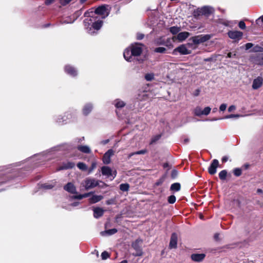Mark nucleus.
Returning a JSON list of instances; mask_svg holds the SVG:
<instances>
[{"label":"nucleus","mask_w":263,"mask_h":263,"mask_svg":"<svg viewBox=\"0 0 263 263\" xmlns=\"http://www.w3.org/2000/svg\"><path fill=\"white\" fill-rule=\"evenodd\" d=\"M143 51L142 45L136 43L131 45L124 51V59L128 62L137 61L139 63H142L144 59L140 57Z\"/></svg>","instance_id":"obj_1"},{"label":"nucleus","mask_w":263,"mask_h":263,"mask_svg":"<svg viewBox=\"0 0 263 263\" xmlns=\"http://www.w3.org/2000/svg\"><path fill=\"white\" fill-rule=\"evenodd\" d=\"M213 11L214 9L212 7L208 6H205L195 10L193 11V15L195 18H197L200 15H204L208 17L213 12Z\"/></svg>","instance_id":"obj_2"},{"label":"nucleus","mask_w":263,"mask_h":263,"mask_svg":"<svg viewBox=\"0 0 263 263\" xmlns=\"http://www.w3.org/2000/svg\"><path fill=\"white\" fill-rule=\"evenodd\" d=\"M100 182L102 181L93 178L88 177L82 182L81 185L84 187L85 190H88L98 186Z\"/></svg>","instance_id":"obj_3"},{"label":"nucleus","mask_w":263,"mask_h":263,"mask_svg":"<svg viewBox=\"0 0 263 263\" xmlns=\"http://www.w3.org/2000/svg\"><path fill=\"white\" fill-rule=\"evenodd\" d=\"M73 115L69 111L65 112L63 115H59L54 117L56 123L59 125H63L69 122L72 119Z\"/></svg>","instance_id":"obj_4"},{"label":"nucleus","mask_w":263,"mask_h":263,"mask_svg":"<svg viewBox=\"0 0 263 263\" xmlns=\"http://www.w3.org/2000/svg\"><path fill=\"white\" fill-rule=\"evenodd\" d=\"M84 16L88 18H85L84 20V24L87 30L89 29V26L91 27V25L94 23L96 20L95 14L93 13V11H87L84 13Z\"/></svg>","instance_id":"obj_5"},{"label":"nucleus","mask_w":263,"mask_h":263,"mask_svg":"<svg viewBox=\"0 0 263 263\" xmlns=\"http://www.w3.org/2000/svg\"><path fill=\"white\" fill-rule=\"evenodd\" d=\"M211 37L210 34H200L192 37L190 40L192 41L194 44L199 45L208 41Z\"/></svg>","instance_id":"obj_6"},{"label":"nucleus","mask_w":263,"mask_h":263,"mask_svg":"<svg viewBox=\"0 0 263 263\" xmlns=\"http://www.w3.org/2000/svg\"><path fill=\"white\" fill-rule=\"evenodd\" d=\"M101 173L103 176L110 178L111 180L116 177L117 174L116 171L112 172L111 169L107 166H103L101 167Z\"/></svg>","instance_id":"obj_7"},{"label":"nucleus","mask_w":263,"mask_h":263,"mask_svg":"<svg viewBox=\"0 0 263 263\" xmlns=\"http://www.w3.org/2000/svg\"><path fill=\"white\" fill-rule=\"evenodd\" d=\"M93 13L95 15H100L102 18H105L109 15V12L106 6L102 5L96 8Z\"/></svg>","instance_id":"obj_8"},{"label":"nucleus","mask_w":263,"mask_h":263,"mask_svg":"<svg viewBox=\"0 0 263 263\" xmlns=\"http://www.w3.org/2000/svg\"><path fill=\"white\" fill-rule=\"evenodd\" d=\"M155 43L156 45H164L168 48L172 47L173 45L170 38H167L166 40L163 37L157 39L155 41Z\"/></svg>","instance_id":"obj_9"},{"label":"nucleus","mask_w":263,"mask_h":263,"mask_svg":"<svg viewBox=\"0 0 263 263\" xmlns=\"http://www.w3.org/2000/svg\"><path fill=\"white\" fill-rule=\"evenodd\" d=\"M103 21L100 20H97L95 21L91 25V27H90L89 29L87 30V32L90 34H93L96 33L95 31H92V29H95L97 31L99 30L101 27L102 26Z\"/></svg>","instance_id":"obj_10"},{"label":"nucleus","mask_w":263,"mask_h":263,"mask_svg":"<svg viewBox=\"0 0 263 263\" xmlns=\"http://www.w3.org/2000/svg\"><path fill=\"white\" fill-rule=\"evenodd\" d=\"M219 166V161L217 159L212 160L210 166L208 168V172L210 175H214L217 172V168Z\"/></svg>","instance_id":"obj_11"},{"label":"nucleus","mask_w":263,"mask_h":263,"mask_svg":"<svg viewBox=\"0 0 263 263\" xmlns=\"http://www.w3.org/2000/svg\"><path fill=\"white\" fill-rule=\"evenodd\" d=\"M228 35L231 39L240 40L242 38L243 33L239 31H229Z\"/></svg>","instance_id":"obj_12"},{"label":"nucleus","mask_w":263,"mask_h":263,"mask_svg":"<svg viewBox=\"0 0 263 263\" xmlns=\"http://www.w3.org/2000/svg\"><path fill=\"white\" fill-rule=\"evenodd\" d=\"M75 166V163L71 161L63 162L62 164L57 168V171L68 170L72 168Z\"/></svg>","instance_id":"obj_13"},{"label":"nucleus","mask_w":263,"mask_h":263,"mask_svg":"<svg viewBox=\"0 0 263 263\" xmlns=\"http://www.w3.org/2000/svg\"><path fill=\"white\" fill-rule=\"evenodd\" d=\"M176 52H179L181 54L186 55L190 53L185 45H181L174 50L173 53L175 54Z\"/></svg>","instance_id":"obj_14"},{"label":"nucleus","mask_w":263,"mask_h":263,"mask_svg":"<svg viewBox=\"0 0 263 263\" xmlns=\"http://www.w3.org/2000/svg\"><path fill=\"white\" fill-rule=\"evenodd\" d=\"M114 155V151L111 149L108 150L104 155L103 162L104 164H108L110 162V157Z\"/></svg>","instance_id":"obj_15"},{"label":"nucleus","mask_w":263,"mask_h":263,"mask_svg":"<svg viewBox=\"0 0 263 263\" xmlns=\"http://www.w3.org/2000/svg\"><path fill=\"white\" fill-rule=\"evenodd\" d=\"M205 257V254L204 253H193L191 256L192 260L195 262H201Z\"/></svg>","instance_id":"obj_16"},{"label":"nucleus","mask_w":263,"mask_h":263,"mask_svg":"<svg viewBox=\"0 0 263 263\" xmlns=\"http://www.w3.org/2000/svg\"><path fill=\"white\" fill-rule=\"evenodd\" d=\"M177 235L175 233H173L171 237V240L169 244V247L170 249H175L177 246Z\"/></svg>","instance_id":"obj_17"},{"label":"nucleus","mask_w":263,"mask_h":263,"mask_svg":"<svg viewBox=\"0 0 263 263\" xmlns=\"http://www.w3.org/2000/svg\"><path fill=\"white\" fill-rule=\"evenodd\" d=\"M65 71L66 73L71 77H75L77 75L78 72L76 69L72 66L66 65L65 67Z\"/></svg>","instance_id":"obj_18"},{"label":"nucleus","mask_w":263,"mask_h":263,"mask_svg":"<svg viewBox=\"0 0 263 263\" xmlns=\"http://www.w3.org/2000/svg\"><path fill=\"white\" fill-rule=\"evenodd\" d=\"M64 189L66 191H67V192H69V193H70L71 194H77V193L76 186L71 182H68V183H67L64 186Z\"/></svg>","instance_id":"obj_19"},{"label":"nucleus","mask_w":263,"mask_h":263,"mask_svg":"<svg viewBox=\"0 0 263 263\" xmlns=\"http://www.w3.org/2000/svg\"><path fill=\"white\" fill-rule=\"evenodd\" d=\"M263 83V79L261 77H258L253 80L252 88L253 89H257L260 87Z\"/></svg>","instance_id":"obj_20"},{"label":"nucleus","mask_w":263,"mask_h":263,"mask_svg":"<svg viewBox=\"0 0 263 263\" xmlns=\"http://www.w3.org/2000/svg\"><path fill=\"white\" fill-rule=\"evenodd\" d=\"M252 62L257 65H263V54H259L252 58Z\"/></svg>","instance_id":"obj_21"},{"label":"nucleus","mask_w":263,"mask_h":263,"mask_svg":"<svg viewBox=\"0 0 263 263\" xmlns=\"http://www.w3.org/2000/svg\"><path fill=\"white\" fill-rule=\"evenodd\" d=\"M93 108V105L91 103L86 104L82 109V112L84 115H88L92 110Z\"/></svg>","instance_id":"obj_22"},{"label":"nucleus","mask_w":263,"mask_h":263,"mask_svg":"<svg viewBox=\"0 0 263 263\" xmlns=\"http://www.w3.org/2000/svg\"><path fill=\"white\" fill-rule=\"evenodd\" d=\"M104 211L101 208H95L93 209V216L96 218H99L104 214Z\"/></svg>","instance_id":"obj_23"},{"label":"nucleus","mask_w":263,"mask_h":263,"mask_svg":"<svg viewBox=\"0 0 263 263\" xmlns=\"http://www.w3.org/2000/svg\"><path fill=\"white\" fill-rule=\"evenodd\" d=\"M103 199V196L102 195H93L89 199V202L90 203L93 204L96 203L102 199Z\"/></svg>","instance_id":"obj_24"},{"label":"nucleus","mask_w":263,"mask_h":263,"mask_svg":"<svg viewBox=\"0 0 263 263\" xmlns=\"http://www.w3.org/2000/svg\"><path fill=\"white\" fill-rule=\"evenodd\" d=\"M190 33L188 32H181L178 34L177 38L179 41L182 42L187 39Z\"/></svg>","instance_id":"obj_25"},{"label":"nucleus","mask_w":263,"mask_h":263,"mask_svg":"<svg viewBox=\"0 0 263 263\" xmlns=\"http://www.w3.org/2000/svg\"><path fill=\"white\" fill-rule=\"evenodd\" d=\"M113 104L117 108L120 109L125 106V103L120 99H118L113 102Z\"/></svg>","instance_id":"obj_26"},{"label":"nucleus","mask_w":263,"mask_h":263,"mask_svg":"<svg viewBox=\"0 0 263 263\" xmlns=\"http://www.w3.org/2000/svg\"><path fill=\"white\" fill-rule=\"evenodd\" d=\"M78 149L80 152L85 153L89 154L91 153L90 148L87 145H80L78 146Z\"/></svg>","instance_id":"obj_27"},{"label":"nucleus","mask_w":263,"mask_h":263,"mask_svg":"<svg viewBox=\"0 0 263 263\" xmlns=\"http://www.w3.org/2000/svg\"><path fill=\"white\" fill-rule=\"evenodd\" d=\"M180 188L181 185L179 183H174L171 185L170 190L172 191L178 192L180 191Z\"/></svg>","instance_id":"obj_28"},{"label":"nucleus","mask_w":263,"mask_h":263,"mask_svg":"<svg viewBox=\"0 0 263 263\" xmlns=\"http://www.w3.org/2000/svg\"><path fill=\"white\" fill-rule=\"evenodd\" d=\"M202 110L200 106H197L194 109V114L196 116H200L202 115Z\"/></svg>","instance_id":"obj_29"},{"label":"nucleus","mask_w":263,"mask_h":263,"mask_svg":"<svg viewBox=\"0 0 263 263\" xmlns=\"http://www.w3.org/2000/svg\"><path fill=\"white\" fill-rule=\"evenodd\" d=\"M227 176V171L225 170L220 171L219 173V177L220 180H224Z\"/></svg>","instance_id":"obj_30"},{"label":"nucleus","mask_w":263,"mask_h":263,"mask_svg":"<svg viewBox=\"0 0 263 263\" xmlns=\"http://www.w3.org/2000/svg\"><path fill=\"white\" fill-rule=\"evenodd\" d=\"M117 231H118L117 229L114 228V229L106 230L104 232H102L101 234L103 235L104 233H106L108 235H113V234L116 233L117 232Z\"/></svg>","instance_id":"obj_31"},{"label":"nucleus","mask_w":263,"mask_h":263,"mask_svg":"<svg viewBox=\"0 0 263 263\" xmlns=\"http://www.w3.org/2000/svg\"><path fill=\"white\" fill-rule=\"evenodd\" d=\"M129 185L128 183H122L120 185V189L123 192L128 191Z\"/></svg>","instance_id":"obj_32"},{"label":"nucleus","mask_w":263,"mask_h":263,"mask_svg":"<svg viewBox=\"0 0 263 263\" xmlns=\"http://www.w3.org/2000/svg\"><path fill=\"white\" fill-rule=\"evenodd\" d=\"M165 178L166 176L163 175L155 182V185L157 186L161 185L164 182Z\"/></svg>","instance_id":"obj_33"},{"label":"nucleus","mask_w":263,"mask_h":263,"mask_svg":"<svg viewBox=\"0 0 263 263\" xmlns=\"http://www.w3.org/2000/svg\"><path fill=\"white\" fill-rule=\"evenodd\" d=\"M251 51L254 52H261L263 51V47L259 45H256L253 47Z\"/></svg>","instance_id":"obj_34"},{"label":"nucleus","mask_w":263,"mask_h":263,"mask_svg":"<svg viewBox=\"0 0 263 263\" xmlns=\"http://www.w3.org/2000/svg\"><path fill=\"white\" fill-rule=\"evenodd\" d=\"M180 30V28L178 27H177V26H173L170 28V31L173 34H176L178 33Z\"/></svg>","instance_id":"obj_35"},{"label":"nucleus","mask_w":263,"mask_h":263,"mask_svg":"<svg viewBox=\"0 0 263 263\" xmlns=\"http://www.w3.org/2000/svg\"><path fill=\"white\" fill-rule=\"evenodd\" d=\"M77 167L81 170L85 171L87 169V165L83 162H79L77 164Z\"/></svg>","instance_id":"obj_36"},{"label":"nucleus","mask_w":263,"mask_h":263,"mask_svg":"<svg viewBox=\"0 0 263 263\" xmlns=\"http://www.w3.org/2000/svg\"><path fill=\"white\" fill-rule=\"evenodd\" d=\"M154 51L157 53H164L166 51V49L163 47H157L154 49Z\"/></svg>","instance_id":"obj_37"},{"label":"nucleus","mask_w":263,"mask_h":263,"mask_svg":"<svg viewBox=\"0 0 263 263\" xmlns=\"http://www.w3.org/2000/svg\"><path fill=\"white\" fill-rule=\"evenodd\" d=\"M145 79L147 81H151L154 79V74L153 73H147L145 75Z\"/></svg>","instance_id":"obj_38"},{"label":"nucleus","mask_w":263,"mask_h":263,"mask_svg":"<svg viewBox=\"0 0 263 263\" xmlns=\"http://www.w3.org/2000/svg\"><path fill=\"white\" fill-rule=\"evenodd\" d=\"M233 173L235 176L239 177L241 175L242 170L240 168H235L233 170Z\"/></svg>","instance_id":"obj_39"},{"label":"nucleus","mask_w":263,"mask_h":263,"mask_svg":"<svg viewBox=\"0 0 263 263\" xmlns=\"http://www.w3.org/2000/svg\"><path fill=\"white\" fill-rule=\"evenodd\" d=\"M176 200V197L174 195H171L168 197V202L170 204H173L175 202Z\"/></svg>","instance_id":"obj_40"},{"label":"nucleus","mask_w":263,"mask_h":263,"mask_svg":"<svg viewBox=\"0 0 263 263\" xmlns=\"http://www.w3.org/2000/svg\"><path fill=\"white\" fill-rule=\"evenodd\" d=\"M211 108L210 107H206L204 108L203 110H202V115H208L210 111H211Z\"/></svg>","instance_id":"obj_41"},{"label":"nucleus","mask_w":263,"mask_h":263,"mask_svg":"<svg viewBox=\"0 0 263 263\" xmlns=\"http://www.w3.org/2000/svg\"><path fill=\"white\" fill-rule=\"evenodd\" d=\"M240 116L239 115H234V114H231L229 115L226 116L223 118H221L220 119H230V118H238Z\"/></svg>","instance_id":"obj_42"},{"label":"nucleus","mask_w":263,"mask_h":263,"mask_svg":"<svg viewBox=\"0 0 263 263\" xmlns=\"http://www.w3.org/2000/svg\"><path fill=\"white\" fill-rule=\"evenodd\" d=\"M109 257L108 253L106 251H104L101 254V258L102 259L105 260Z\"/></svg>","instance_id":"obj_43"},{"label":"nucleus","mask_w":263,"mask_h":263,"mask_svg":"<svg viewBox=\"0 0 263 263\" xmlns=\"http://www.w3.org/2000/svg\"><path fill=\"white\" fill-rule=\"evenodd\" d=\"M239 27L241 29H245L246 27V24L243 21H240L238 24Z\"/></svg>","instance_id":"obj_44"},{"label":"nucleus","mask_w":263,"mask_h":263,"mask_svg":"<svg viewBox=\"0 0 263 263\" xmlns=\"http://www.w3.org/2000/svg\"><path fill=\"white\" fill-rule=\"evenodd\" d=\"M138 242V240H137L135 242L133 243L132 244V247L136 250H138L139 249Z\"/></svg>","instance_id":"obj_45"},{"label":"nucleus","mask_w":263,"mask_h":263,"mask_svg":"<svg viewBox=\"0 0 263 263\" xmlns=\"http://www.w3.org/2000/svg\"><path fill=\"white\" fill-rule=\"evenodd\" d=\"M60 3L63 5L65 6L68 3H69L72 0H59ZM51 2V0H50V3Z\"/></svg>","instance_id":"obj_46"},{"label":"nucleus","mask_w":263,"mask_h":263,"mask_svg":"<svg viewBox=\"0 0 263 263\" xmlns=\"http://www.w3.org/2000/svg\"><path fill=\"white\" fill-rule=\"evenodd\" d=\"M256 23L258 25H259L260 23L263 24V15L256 20Z\"/></svg>","instance_id":"obj_47"},{"label":"nucleus","mask_w":263,"mask_h":263,"mask_svg":"<svg viewBox=\"0 0 263 263\" xmlns=\"http://www.w3.org/2000/svg\"><path fill=\"white\" fill-rule=\"evenodd\" d=\"M227 105L226 104L223 103L221 104V105L219 107V109L220 111H224L227 108Z\"/></svg>","instance_id":"obj_48"},{"label":"nucleus","mask_w":263,"mask_h":263,"mask_svg":"<svg viewBox=\"0 0 263 263\" xmlns=\"http://www.w3.org/2000/svg\"><path fill=\"white\" fill-rule=\"evenodd\" d=\"M253 47V44L251 43H248L245 45L246 50H249Z\"/></svg>","instance_id":"obj_49"},{"label":"nucleus","mask_w":263,"mask_h":263,"mask_svg":"<svg viewBox=\"0 0 263 263\" xmlns=\"http://www.w3.org/2000/svg\"><path fill=\"white\" fill-rule=\"evenodd\" d=\"M236 57V52L232 53V52H229L227 54V58H235Z\"/></svg>","instance_id":"obj_50"},{"label":"nucleus","mask_w":263,"mask_h":263,"mask_svg":"<svg viewBox=\"0 0 263 263\" xmlns=\"http://www.w3.org/2000/svg\"><path fill=\"white\" fill-rule=\"evenodd\" d=\"M115 200L114 199H108L106 201V203L107 204V205H110V204H114L115 203Z\"/></svg>","instance_id":"obj_51"},{"label":"nucleus","mask_w":263,"mask_h":263,"mask_svg":"<svg viewBox=\"0 0 263 263\" xmlns=\"http://www.w3.org/2000/svg\"><path fill=\"white\" fill-rule=\"evenodd\" d=\"M72 198L81 200L83 198V194H80V195H76V196H72Z\"/></svg>","instance_id":"obj_52"},{"label":"nucleus","mask_w":263,"mask_h":263,"mask_svg":"<svg viewBox=\"0 0 263 263\" xmlns=\"http://www.w3.org/2000/svg\"><path fill=\"white\" fill-rule=\"evenodd\" d=\"M160 137H161L160 135H158V136H156L155 137L153 138L151 140V144H153V143H155L156 141H157L159 139Z\"/></svg>","instance_id":"obj_53"},{"label":"nucleus","mask_w":263,"mask_h":263,"mask_svg":"<svg viewBox=\"0 0 263 263\" xmlns=\"http://www.w3.org/2000/svg\"><path fill=\"white\" fill-rule=\"evenodd\" d=\"M147 152V151L146 149H142L139 151L136 152V155H142L145 154Z\"/></svg>","instance_id":"obj_54"},{"label":"nucleus","mask_w":263,"mask_h":263,"mask_svg":"<svg viewBox=\"0 0 263 263\" xmlns=\"http://www.w3.org/2000/svg\"><path fill=\"white\" fill-rule=\"evenodd\" d=\"M144 35L142 33H138L137 35V38L139 40H141L143 39Z\"/></svg>","instance_id":"obj_55"},{"label":"nucleus","mask_w":263,"mask_h":263,"mask_svg":"<svg viewBox=\"0 0 263 263\" xmlns=\"http://www.w3.org/2000/svg\"><path fill=\"white\" fill-rule=\"evenodd\" d=\"M200 90L199 89H197L195 90V91L193 93V95L194 96H199V93H200Z\"/></svg>","instance_id":"obj_56"},{"label":"nucleus","mask_w":263,"mask_h":263,"mask_svg":"<svg viewBox=\"0 0 263 263\" xmlns=\"http://www.w3.org/2000/svg\"><path fill=\"white\" fill-rule=\"evenodd\" d=\"M96 167V164L95 163H92L91 164V167L89 169V173H91L92 170Z\"/></svg>","instance_id":"obj_57"},{"label":"nucleus","mask_w":263,"mask_h":263,"mask_svg":"<svg viewBox=\"0 0 263 263\" xmlns=\"http://www.w3.org/2000/svg\"><path fill=\"white\" fill-rule=\"evenodd\" d=\"M236 109V107L235 105H231L229 108H228V111L231 112L233 110H235Z\"/></svg>","instance_id":"obj_58"},{"label":"nucleus","mask_w":263,"mask_h":263,"mask_svg":"<svg viewBox=\"0 0 263 263\" xmlns=\"http://www.w3.org/2000/svg\"><path fill=\"white\" fill-rule=\"evenodd\" d=\"M91 194H92V192H89L87 193H85L83 194V198H86L89 197Z\"/></svg>","instance_id":"obj_59"},{"label":"nucleus","mask_w":263,"mask_h":263,"mask_svg":"<svg viewBox=\"0 0 263 263\" xmlns=\"http://www.w3.org/2000/svg\"><path fill=\"white\" fill-rule=\"evenodd\" d=\"M228 160V157L227 156H224L222 157L221 161L223 163L226 162Z\"/></svg>","instance_id":"obj_60"},{"label":"nucleus","mask_w":263,"mask_h":263,"mask_svg":"<svg viewBox=\"0 0 263 263\" xmlns=\"http://www.w3.org/2000/svg\"><path fill=\"white\" fill-rule=\"evenodd\" d=\"M177 171L175 170H174L172 171V177L174 178L177 175Z\"/></svg>","instance_id":"obj_61"},{"label":"nucleus","mask_w":263,"mask_h":263,"mask_svg":"<svg viewBox=\"0 0 263 263\" xmlns=\"http://www.w3.org/2000/svg\"><path fill=\"white\" fill-rule=\"evenodd\" d=\"M213 60L212 58H208L206 59H204V61L205 62H210L211 61Z\"/></svg>","instance_id":"obj_62"},{"label":"nucleus","mask_w":263,"mask_h":263,"mask_svg":"<svg viewBox=\"0 0 263 263\" xmlns=\"http://www.w3.org/2000/svg\"><path fill=\"white\" fill-rule=\"evenodd\" d=\"M135 155H136V152L132 153L128 155V158H130Z\"/></svg>","instance_id":"obj_63"},{"label":"nucleus","mask_w":263,"mask_h":263,"mask_svg":"<svg viewBox=\"0 0 263 263\" xmlns=\"http://www.w3.org/2000/svg\"><path fill=\"white\" fill-rule=\"evenodd\" d=\"M101 183H102V184H103L102 185L100 186V187H101V188H103V187H106V186H108L107 184H106V183H104V182H102H102H101Z\"/></svg>","instance_id":"obj_64"}]
</instances>
